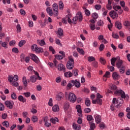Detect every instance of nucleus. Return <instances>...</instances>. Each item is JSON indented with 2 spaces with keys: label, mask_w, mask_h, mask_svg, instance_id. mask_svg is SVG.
<instances>
[{
  "label": "nucleus",
  "mask_w": 130,
  "mask_h": 130,
  "mask_svg": "<svg viewBox=\"0 0 130 130\" xmlns=\"http://www.w3.org/2000/svg\"><path fill=\"white\" fill-rule=\"evenodd\" d=\"M123 103V100L121 99V98H119L117 100L115 98H113L112 104L111 105V110L113 111L114 110V107L119 108L122 105Z\"/></svg>",
  "instance_id": "1"
},
{
  "label": "nucleus",
  "mask_w": 130,
  "mask_h": 130,
  "mask_svg": "<svg viewBox=\"0 0 130 130\" xmlns=\"http://www.w3.org/2000/svg\"><path fill=\"white\" fill-rule=\"evenodd\" d=\"M66 96H68V100L72 103H75L77 101V96L74 93L70 92L68 95L66 94Z\"/></svg>",
  "instance_id": "2"
},
{
  "label": "nucleus",
  "mask_w": 130,
  "mask_h": 130,
  "mask_svg": "<svg viewBox=\"0 0 130 130\" xmlns=\"http://www.w3.org/2000/svg\"><path fill=\"white\" fill-rule=\"evenodd\" d=\"M69 61L67 64V68L68 70H73L74 69V58L72 56L69 57Z\"/></svg>",
  "instance_id": "3"
},
{
  "label": "nucleus",
  "mask_w": 130,
  "mask_h": 130,
  "mask_svg": "<svg viewBox=\"0 0 130 130\" xmlns=\"http://www.w3.org/2000/svg\"><path fill=\"white\" fill-rule=\"evenodd\" d=\"M114 94L116 96H121L122 99H125L126 95H125V92L121 89L117 90L115 91Z\"/></svg>",
  "instance_id": "4"
},
{
  "label": "nucleus",
  "mask_w": 130,
  "mask_h": 130,
  "mask_svg": "<svg viewBox=\"0 0 130 130\" xmlns=\"http://www.w3.org/2000/svg\"><path fill=\"white\" fill-rule=\"evenodd\" d=\"M5 104L7 107L9 108V109H13V107L15 104L12 101H7L5 102Z\"/></svg>",
  "instance_id": "5"
},
{
  "label": "nucleus",
  "mask_w": 130,
  "mask_h": 130,
  "mask_svg": "<svg viewBox=\"0 0 130 130\" xmlns=\"http://www.w3.org/2000/svg\"><path fill=\"white\" fill-rule=\"evenodd\" d=\"M30 56L31 59H32V60L35 61V62H36V63H38L39 62V58H38V57L35 54H30Z\"/></svg>",
  "instance_id": "6"
},
{
  "label": "nucleus",
  "mask_w": 130,
  "mask_h": 130,
  "mask_svg": "<svg viewBox=\"0 0 130 130\" xmlns=\"http://www.w3.org/2000/svg\"><path fill=\"white\" fill-rule=\"evenodd\" d=\"M75 17L79 22H82L83 21V15L81 12H78Z\"/></svg>",
  "instance_id": "7"
},
{
  "label": "nucleus",
  "mask_w": 130,
  "mask_h": 130,
  "mask_svg": "<svg viewBox=\"0 0 130 130\" xmlns=\"http://www.w3.org/2000/svg\"><path fill=\"white\" fill-rule=\"evenodd\" d=\"M110 16L113 19H115V18H117V17H118V14H117V13H116V12L114 11H111L110 12Z\"/></svg>",
  "instance_id": "8"
},
{
  "label": "nucleus",
  "mask_w": 130,
  "mask_h": 130,
  "mask_svg": "<svg viewBox=\"0 0 130 130\" xmlns=\"http://www.w3.org/2000/svg\"><path fill=\"white\" fill-rule=\"evenodd\" d=\"M58 70L60 72H63V73L66 72V68L64 67V66L62 63L58 64Z\"/></svg>",
  "instance_id": "9"
},
{
  "label": "nucleus",
  "mask_w": 130,
  "mask_h": 130,
  "mask_svg": "<svg viewBox=\"0 0 130 130\" xmlns=\"http://www.w3.org/2000/svg\"><path fill=\"white\" fill-rule=\"evenodd\" d=\"M63 93H62V92H59L56 96V100H58V101H60L61 99H63Z\"/></svg>",
  "instance_id": "10"
},
{
  "label": "nucleus",
  "mask_w": 130,
  "mask_h": 130,
  "mask_svg": "<svg viewBox=\"0 0 130 130\" xmlns=\"http://www.w3.org/2000/svg\"><path fill=\"white\" fill-rule=\"evenodd\" d=\"M117 67L118 68V69H119V68H122V67H124L125 66L123 64V63L122 62V61L120 59H118V60L117 61Z\"/></svg>",
  "instance_id": "11"
},
{
  "label": "nucleus",
  "mask_w": 130,
  "mask_h": 130,
  "mask_svg": "<svg viewBox=\"0 0 130 130\" xmlns=\"http://www.w3.org/2000/svg\"><path fill=\"white\" fill-rule=\"evenodd\" d=\"M76 109L77 110V112L79 114V116H81V115H82V107H81V105H77L76 106Z\"/></svg>",
  "instance_id": "12"
},
{
  "label": "nucleus",
  "mask_w": 130,
  "mask_h": 130,
  "mask_svg": "<svg viewBox=\"0 0 130 130\" xmlns=\"http://www.w3.org/2000/svg\"><path fill=\"white\" fill-rule=\"evenodd\" d=\"M18 100L22 103H26V98H24L23 95H19L18 97Z\"/></svg>",
  "instance_id": "13"
},
{
  "label": "nucleus",
  "mask_w": 130,
  "mask_h": 130,
  "mask_svg": "<svg viewBox=\"0 0 130 130\" xmlns=\"http://www.w3.org/2000/svg\"><path fill=\"white\" fill-rule=\"evenodd\" d=\"M95 122L96 123H100V122L102 121V119L101 118V116L99 115H97L95 117Z\"/></svg>",
  "instance_id": "14"
},
{
  "label": "nucleus",
  "mask_w": 130,
  "mask_h": 130,
  "mask_svg": "<svg viewBox=\"0 0 130 130\" xmlns=\"http://www.w3.org/2000/svg\"><path fill=\"white\" fill-rule=\"evenodd\" d=\"M0 44L2 45V47H4L5 49L8 48V42H3V41H0Z\"/></svg>",
  "instance_id": "15"
},
{
  "label": "nucleus",
  "mask_w": 130,
  "mask_h": 130,
  "mask_svg": "<svg viewBox=\"0 0 130 130\" xmlns=\"http://www.w3.org/2000/svg\"><path fill=\"white\" fill-rule=\"evenodd\" d=\"M117 59H119V57H118L117 58L113 57L111 59V63L113 67H114L115 66V61L117 60Z\"/></svg>",
  "instance_id": "16"
},
{
  "label": "nucleus",
  "mask_w": 130,
  "mask_h": 130,
  "mask_svg": "<svg viewBox=\"0 0 130 130\" xmlns=\"http://www.w3.org/2000/svg\"><path fill=\"white\" fill-rule=\"evenodd\" d=\"M64 76L66 78H72V77H73V73L71 72H65Z\"/></svg>",
  "instance_id": "17"
},
{
  "label": "nucleus",
  "mask_w": 130,
  "mask_h": 130,
  "mask_svg": "<svg viewBox=\"0 0 130 130\" xmlns=\"http://www.w3.org/2000/svg\"><path fill=\"white\" fill-rule=\"evenodd\" d=\"M111 4H112V2H110V0H108V4L106 6V8L107 10H109V11H110L112 9V6H111Z\"/></svg>",
  "instance_id": "18"
},
{
  "label": "nucleus",
  "mask_w": 130,
  "mask_h": 130,
  "mask_svg": "<svg viewBox=\"0 0 130 130\" xmlns=\"http://www.w3.org/2000/svg\"><path fill=\"white\" fill-rule=\"evenodd\" d=\"M37 80V78H36V76H35V75L31 76L29 78V81L31 83H35Z\"/></svg>",
  "instance_id": "19"
},
{
  "label": "nucleus",
  "mask_w": 130,
  "mask_h": 130,
  "mask_svg": "<svg viewBox=\"0 0 130 130\" xmlns=\"http://www.w3.org/2000/svg\"><path fill=\"white\" fill-rule=\"evenodd\" d=\"M51 122L53 123V124H55L56 122H58V118L57 117L52 118L50 119Z\"/></svg>",
  "instance_id": "20"
},
{
  "label": "nucleus",
  "mask_w": 130,
  "mask_h": 130,
  "mask_svg": "<svg viewBox=\"0 0 130 130\" xmlns=\"http://www.w3.org/2000/svg\"><path fill=\"white\" fill-rule=\"evenodd\" d=\"M52 110L54 112H57V111H59V107L57 105H54L52 107Z\"/></svg>",
  "instance_id": "21"
},
{
  "label": "nucleus",
  "mask_w": 130,
  "mask_h": 130,
  "mask_svg": "<svg viewBox=\"0 0 130 130\" xmlns=\"http://www.w3.org/2000/svg\"><path fill=\"white\" fill-rule=\"evenodd\" d=\"M44 121L45 122V125L47 127H49L51 125V123H49L48 121H47V118H44Z\"/></svg>",
  "instance_id": "22"
},
{
  "label": "nucleus",
  "mask_w": 130,
  "mask_h": 130,
  "mask_svg": "<svg viewBox=\"0 0 130 130\" xmlns=\"http://www.w3.org/2000/svg\"><path fill=\"white\" fill-rule=\"evenodd\" d=\"M47 12L48 13L49 16H52L53 13L52 12V9L50 7H48L46 9Z\"/></svg>",
  "instance_id": "23"
},
{
  "label": "nucleus",
  "mask_w": 130,
  "mask_h": 130,
  "mask_svg": "<svg viewBox=\"0 0 130 130\" xmlns=\"http://www.w3.org/2000/svg\"><path fill=\"white\" fill-rule=\"evenodd\" d=\"M73 127L74 129L75 130H80L81 129V126L80 125H77V124L74 123L73 124Z\"/></svg>",
  "instance_id": "24"
},
{
  "label": "nucleus",
  "mask_w": 130,
  "mask_h": 130,
  "mask_svg": "<svg viewBox=\"0 0 130 130\" xmlns=\"http://www.w3.org/2000/svg\"><path fill=\"white\" fill-rule=\"evenodd\" d=\"M115 26H116V28H117V29H118V30H120V29H121V28L122 27L121 23L118 21L116 22Z\"/></svg>",
  "instance_id": "25"
},
{
  "label": "nucleus",
  "mask_w": 130,
  "mask_h": 130,
  "mask_svg": "<svg viewBox=\"0 0 130 130\" xmlns=\"http://www.w3.org/2000/svg\"><path fill=\"white\" fill-rule=\"evenodd\" d=\"M73 86H75V80H71L70 83L68 84L67 87H69V88H72Z\"/></svg>",
  "instance_id": "26"
},
{
  "label": "nucleus",
  "mask_w": 130,
  "mask_h": 130,
  "mask_svg": "<svg viewBox=\"0 0 130 130\" xmlns=\"http://www.w3.org/2000/svg\"><path fill=\"white\" fill-rule=\"evenodd\" d=\"M38 44H39L41 46H43V45H45L46 43L44 41V40H38L37 41Z\"/></svg>",
  "instance_id": "27"
},
{
  "label": "nucleus",
  "mask_w": 130,
  "mask_h": 130,
  "mask_svg": "<svg viewBox=\"0 0 130 130\" xmlns=\"http://www.w3.org/2000/svg\"><path fill=\"white\" fill-rule=\"evenodd\" d=\"M74 86L76 87V88H80L81 87V83L78 81L77 80H74Z\"/></svg>",
  "instance_id": "28"
},
{
  "label": "nucleus",
  "mask_w": 130,
  "mask_h": 130,
  "mask_svg": "<svg viewBox=\"0 0 130 130\" xmlns=\"http://www.w3.org/2000/svg\"><path fill=\"white\" fill-rule=\"evenodd\" d=\"M112 77L114 80H117L119 78V75L117 74V73L116 72H114Z\"/></svg>",
  "instance_id": "29"
},
{
  "label": "nucleus",
  "mask_w": 130,
  "mask_h": 130,
  "mask_svg": "<svg viewBox=\"0 0 130 130\" xmlns=\"http://www.w3.org/2000/svg\"><path fill=\"white\" fill-rule=\"evenodd\" d=\"M70 108V103L66 102L64 105V110L67 111Z\"/></svg>",
  "instance_id": "30"
},
{
  "label": "nucleus",
  "mask_w": 130,
  "mask_h": 130,
  "mask_svg": "<svg viewBox=\"0 0 130 130\" xmlns=\"http://www.w3.org/2000/svg\"><path fill=\"white\" fill-rule=\"evenodd\" d=\"M118 69L120 74H124V72H125V66H122V67H120Z\"/></svg>",
  "instance_id": "31"
},
{
  "label": "nucleus",
  "mask_w": 130,
  "mask_h": 130,
  "mask_svg": "<svg viewBox=\"0 0 130 130\" xmlns=\"http://www.w3.org/2000/svg\"><path fill=\"white\" fill-rule=\"evenodd\" d=\"M63 31L62 30V29L59 28L58 29V31L57 34L59 35V36H63Z\"/></svg>",
  "instance_id": "32"
},
{
  "label": "nucleus",
  "mask_w": 130,
  "mask_h": 130,
  "mask_svg": "<svg viewBox=\"0 0 130 130\" xmlns=\"http://www.w3.org/2000/svg\"><path fill=\"white\" fill-rule=\"evenodd\" d=\"M85 103V105H86L87 107H89L90 105H91V102L90 101V100H89V99L88 98L86 99Z\"/></svg>",
  "instance_id": "33"
},
{
  "label": "nucleus",
  "mask_w": 130,
  "mask_h": 130,
  "mask_svg": "<svg viewBox=\"0 0 130 130\" xmlns=\"http://www.w3.org/2000/svg\"><path fill=\"white\" fill-rule=\"evenodd\" d=\"M52 9L53 11H58V5H57V4L54 3L53 4Z\"/></svg>",
  "instance_id": "34"
},
{
  "label": "nucleus",
  "mask_w": 130,
  "mask_h": 130,
  "mask_svg": "<svg viewBox=\"0 0 130 130\" xmlns=\"http://www.w3.org/2000/svg\"><path fill=\"white\" fill-rule=\"evenodd\" d=\"M36 52L37 53H40L43 52V48L37 47V48L36 50Z\"/></svg>",
  "instance_id": "35"
},
{
  "label": "nucleus",
  "mask_w": 130,
  "mask_h": 130,
  "mask_svg": "<svg viewBox=\"0 0 130 130\" xmlns=\"http://www.w3.org/2000/svg\"><path fill=\"white\" fill-rule=\"evenodd\" d=\"M8 80L10 83H13L14 81V78L13 77V76L9 75L8 77Z\"/></svg>",
  "instance_id": "36"
},
{
  "label": "nucleus",
  "mask_w": 130,
  "mask_h": 130,
  "mask_svg": "<svg viewBox=\"0 0 130 130\" xmlns=\"http://www.w3.org/2000/svg\"><path fill=\"white\" fill-rule=\"evenodd\" d=\"M58 6H59V9L60 10H62V9H63L64 5H63V3H62V1H59Z\"/></svg>",
  "instance_id": "37"
},
{
  "label": "nucleus",
  "mask_w": 130,
  "mask_h": 130,
  "mask_svg": "<svg viewBox=\"0 0 130 130\" xmlns=\"http://www.w3.org/2000/svg\"><path fill=\"white\" fill-rule=\"evenodd\" d=\"M77 51H78V52H79V53H81L82 55L85 54V52H84V50H83L82 49H81L80 48H77Z\"/></svg>",
  "instance_id": "38"
},
{
  "label": "nucleus",
  "mask_w": 130,
  "mask_h": 130,
  "mask_svg": "<svg viewBox=\"0 0 130 130\" xmlns=\"http://www.w3.org/2000/svg\"><path fill=\"white\" fill-rule=\"evenodd\" d=\"M110 89L111 90H116V89H117V87H116V85L110 84Z\"/></svg>",
  "instance_id": "39"
},
{
  "label": "nucleus",
  "mask_w": 130,
  "mask_h": 130,
  "mask_svg": "<svg viewBox=\"0 0 130 130\" xmlns=\"http://www.w3.org/2000/svg\"><path fill=\"white\" fill-rule=\"evenodd\" d=\"M31 120L33 122H37L38 120V118H37V116H33L31 117Z\"/></svg>",
  "instance_id": "40"
},
{
  "label": "nucleus",
  "mask_w": 130,
  "mask_h": 130,
  "mask_svg": "<svg viewBox=\"0 0 130 130\" xmlns=\"http://www.w3.org/2000/svg\"><path fill=\"white\" fill-rule=\"evenodd\" d=\"M11 97L13 100H16L17 99V95L14 92L11 94Z\"/></svg>",
  "instance_id": "41"
},
{
  "label": "nucleus",
  "mask_w": 130,
  "mask_h": 130,
  "mask_svg": "<svg viewBox=\"0 0 130 130\" xmlns=\"http://www.w3.org/2000/svg\"><path fill=\"white\" fill-rule=\"evenodd\" d=\"M23 95H24V96H25V97H26V98H28L31 95V93H30L29 92H26L23 93Z\"/></svg>",
  "instance_id": "42"
},
{
  "label": "nucleus",
  "mask_w": 130,
  "mask_h": 130,
  "mask_svg": "<svg viewBox=\"0 0 130 130\" xmlns=\"http://www.w3.org/2000/svg\"><path fill=\"white\" fill-rule=\"evenodd\" d=\"M87 59L89 62H91V61H94V60H95V58L93 56H89L88 57Z\"/></svg>",
  "instance_id": "43"
},
{
  "label": "nucleus",
  "mask_w": 130,
  "mask_h": 130,
  "mask_svg": "<svg viewBox=\"0 0 130 130\" xmlns=\"http://www.w3.org/2000/svg\"><path fill=\"white\" fill-rule=\"evenodd\" d=\"M92 17L94 20H96L98 18V14L94 13L92 14Z\"/></svg>",
  "instance_id": "44"
},
{
  "label": "nucleus",
  "mask_w": 130,
  "mask_h": 130,
  "mask_svg": "<svg viewBox=\"0 0 130 130\" xmlns=\"http://www.w3.org/2000/svg\"><path fill=\"white\" fill-rule=\"evenodd\" d=\"M113 8L115 10V11H116L117 12L118 10H120L121 9V7L120 6H113Z\"/></svg>",
  "instance_id": "45"
},
{
  "label": "nucleus",
  "mask_w": 130,
  "mask_h": 130,
  "mask_svg": "<svg viewBox=\"0 0 130 130\" xmlns=\"http://www.w3.org/2000/svg\"><path fill=\"white\" fill-rule=\"evenodd\" d=\"M63 57H64L61 55H58L56 56V59H58L59 60L62 59V58H63Z\"/></svg>",
  "instance_id": "46"
},
{
  "label": "nucleus",
  "mask_w": 130,
  "mask_h": 130,
  "mask_svg": "<svg viewBox=\"0 0 130 130\" xmlns=\"http://www.w3.org/2000/svg\"><path fill=\"white\" fill-rule=\"evenodd\" d=\"M38 46L37 45L34 44L31 46V50L32 51H36V49L37 48Z\"/></svg>",
  "instance_id": "47"
},
{
  "label": "nucleus",
  "mask_w": 130,
  "mask_h": 130,
  "mask_svg": "<svg viewBox=\"0 0 130 130\" xmlns=\"http://www.w3.org/2000/svg\"><path fill=\"white\" fill-rule=\"evenodd\" d=\"M3 125H4V126H6V127H9L10 124H9V122L4 121L3 122Z\"/></svg>",
  "instance_id": "48"
},
{
  "label": "nucleus",
  "mask_w": 130,
  "mask_h": 130,
  "mask_svg": "<svg viewBox=\"0 0 130 130\" xmlns=\"http://www.w3.org/2000/svg\"><path fill=\"white\" fill-rule=\"evenodd\" d=\"M112 36L113 38H115V39H118V38H119V36H118V34H112Z\"/></svg>",
  "instance_id": "49"
},
{
  "label": "nucleus",
  "mask_w": 130,
  "mask_h": 130,
  "mask_svg": "<svg viewBox=\"0 0 130 130\" xmlns=\"http://www.w3.org/2000/svg\"><path fill=\"white\" fill-rule=\"evenodd\" d=\"M24 127H25V125H24V124H23L22 125H17V129L18 130H22V129H23V128H24Z\"/></svg>",
  "instance_id": "50"
},
{
  "label": "nucleus",
  "mask_w": 130,
  "mask_h": 130,
  "mask_svg": "<svg viewBox=\"0 0 130 130\" xmlns=\"http://www.w3.org/2000/svg\"><path fill=\"white\" fill-rule=\"evenodd\" d=\"M73 75H74L75 77H77L78 76V70H74L72 71Z\"/></svg>",
  "instance_id": "51"
},
{
  "label": "nucleus",
  "mask_w": 130,
  "mask_h": 130,
  "mask_svg": "<svg viewBox=\"0 0 130 130\" xmlns=\"http://www.w3.org/2000/svg\"><path fill=\"white\" fill-rule=\"evenodd\" d=\"M77 21H78V19H77V17H76V16H75L72 19V23L74 25H75V24H77Z\"/></svg>",
  "instance_id": "52"
},
{
  "label": "nucleus",
  "mask_w": 130,
  "mask_h": 130,
  "mask_svg": "<svg viewBox=\"0 0 130 130\" xmlns=\"http://www.w3.org/2000/svg\"><path fill=\"white\" fill-rule=\"evenodd\" d=\"M100 62L102 64H105V63H106V61L105 60V59L103 58H101L100 59Z\"/></svg>",
  "instance_id": "53"
},
{
  "label": "nucleus",
  "mask_w": 130,
  "mask_h": 130,
  "mask_svg": "<svg viewBox=\"0 0 130 130\" xmlns=\"http://www.w3.org/2000/svg\"><path fill=\"white\" fill-rule=\"evenodd\" d=\"M12 52H14V53H19V50L17 48H14L12 49Z\"/></svg>",
  "instance_id": "54"
},
{
  "label": "nucleus",
  "mask_w": 130,
  "mask_h": 130,
  "mask_svg": "<svg viewBox=\"0 0 130 130\" xmlns=\"http://www.w3.org/2000/svg\"><path fill=\"white\" fill-rule=\"evenodd\" d=\"M96 103L100 105H102V100L101 99H96Z\"/></svg>",
  "instance_id": "55"
},
{
  "label": "nucleus",
  "mask_w": 130,
  "mask_h": 130,
  "mask_svg": "<svg viewBox=\"0 0 130 130\" xmlns=\"http://www.w3.org/2000/svg\"><path fill=\"white\" fill-rule=\"evenodd\" d=\"M85 14L86 16H90V15H91V12H90V11H89V10L85 9Z\"/></svg>",
  "instance_id": "56"
},
{
  "label": "nucleus",
  "mask_w": 130,
  "mask_h": 130,
  "mask_svg": "<svg viewBox=\"0 0 130 130\" xmlns=\"http://www.w3.org/2000/svg\"><path fill=\"white\" fill-rule=\"evenodd\" d=\"M55 43L56 44H57V45H60V46H61V44L60 43V41L58 39H55Z\"/></svg>",
  "instance_id": "57"
},
{
  "label": "nucleus",
  "mask_w": 130,
  "mask_h": 130,
  "mask_svg": "<svg viewBox=\"0 0 130 130\" xmlns=\"http://www.w3.org/2000/svg\"><path fill=\"white\" fill-rule=\"evenodd\" d=\"M87 119L88 121H91L93 120V116H92V115H88L87 116Z\"/></svg>",
  "instance_id": "58"
},
{
  "label": "nucleus",
  "mask_w": 130,
  "mask_h": 130,
  "mask_svg": "<svg viewBox=\"0 0 130 130\" xmlns=\"http://www.w3.org/2000/svg\"><path fill=\"white\" fill-rule=\"evenodd\" d=\"M124 25L126 27H129V26H130L129 21H125L124 22Z\"/></svg>",
  "instance_id": "59"
},
{
  "label": "nucleus",
  "mask_w": 130,
  "mask_h": 130,
  "mask_svg": "<svg viewBox=\"0 0 130 130\" xmlns=\"http://www.w3.org/2000/svg\"><path fill=\"white\" fill-rule=\"evenodd\" d=\"M89 26L90 27V29L91 30H95V28H96V26L95 25V24H90Z\"/></svg>",
  "instance_id": "60"
},
{
  "label": "nucleus",
  "mask_w": 130,
  "mask_h": 130,
  "mask_svg": "<svg viewBox=\"0 0 130 130\" xmlns=\"http://www.w3.org/2000/svg\"><path fill=\"white\" fill-rule=\"evenodd\" d=\"M94 8L95 10H97L98 11L100 10V9H101L102 7H101V5H95L94 6Z\"/></svg>",
  "instance_id": "61"
},
{
  "label": "nucleus",
  "mask_w": 130,
  "mask_h": 130,
  "mask_svg": "<svg viewBox=\"0 0 130 130\" xmlns=\"http://www.w3.org/2000/svg\"><path fill=\"white\" fill-rule=\"evenodd\" d=\"M104 47H105V46H104V44H101L100 45V48H99L100 51H102V50H103V49H104Z\"/></svg>",
  "instance_id": "62"
},
{
  "label": "nucleus",
  "mask_w": 130,
  "mask_h": 130,
  "mask_svg": "<svg viewBox=\"0 0 130 130\" xmlns=\"http://www.w3.org/2000/svg\"><path fill=\"white\" fill-rule=\"evenodd\" d=\"M84 111L85 113H89V112H91V109L86 108L84 109Z\"/></svg>",
  "instance_id": "63"
},
{
  "label": "nucleus",
  "mask_w": 130,
  "mask_h": 130,
  "mask_svg": "<svg viewBox=\"0 0 130 130\" xmlns=\"http://www.w3.org/2000/svg\"><path fill=\"white\" fill-rule=\"evenodd\" d=\"M24 44H25V41H21L19 43V46H20V47H22V46H23V45H24Z\"/></svg>",
  "instance_id": "64"
}]
</instances>
